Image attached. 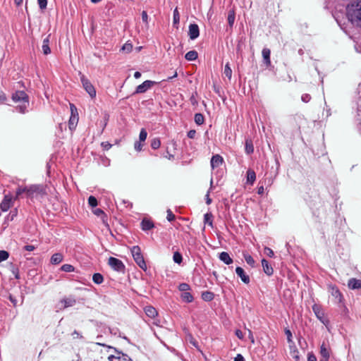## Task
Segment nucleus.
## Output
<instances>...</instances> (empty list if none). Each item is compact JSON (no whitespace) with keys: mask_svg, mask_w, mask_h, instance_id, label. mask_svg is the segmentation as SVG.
Listing matches in <instances>:
<instances>
[{"mask_svg":"<svg viewBox=\"0 0 361 361\" xmlns=\"http://www.w3.org/2000/svg\"><path fill=\"white\" fill-rule=\"evenodd\" d=\"M348 20L357 26L361 27V0H355L346 6Z\"/></svg>","mask_w":361,"mask_h":361,"instance_id":"obj_1","label":"nucleus"},{"mask_svg":"<svg viewBox=\"0 0 361 361\" xmlns=\"http://www.w3.org/2000/svg\"><path fill=\"white\" fill-rule=\"evenodd\" d=\"M11 99L16 103H21L20 105L16 107L18 112L21 114L27 112V109L29 106V96L23 90H16L12 94Z\"/></svg>","mask_w":361,"mask_h":361,"instance_id":"obj_2","label":"nucleus"},{"mask_svg":"<svg viewBox=\"0 0 361 361\" xmlns=\"http://www.w3.org/2000/svg\"><path fill=\"white\" fill-rule=\"evenodd\" d=\"M131 253L136 264L144 271L147 269L146 262L141 252V249L138 245H135L131 248Z\"/></svg>","mask_w":361,"mask_h":361,"instance_id":"obj_3","label":"nucleus"},{"mask_svg":"<svg viewBox=\"0 0 361 361\" xmlns=\"http://www.w3.org/2000/svg\"><path fill=\"white\" fill-rule=\"evenodd\" d=\"M327 288H328L329 293H330L331 295L333 297H334V298L336 300H338L337 302L338 304L342 305V306L343 307V311L347 312L348 309L345 306L344 302H343V301H344L343 295L341 293V292L340 291V290L338 289V288L334 284H329L327 286Z\"/></svg>","mask_w":361,"mask_h":361,"instance_id":"obj_4","label":"nucleus"},{"mask_svg":"<svg viewBox=\"0 0 361 361\" xmlns=\"http://www.w3.org/2000/svg\"><path fill=\"white\" fill-rule=\"evenodd\" d=\"M44 194V188L41 185H31L28 186V190H27V197L28 198H34Z\"/></svg>","mask_w":361,"mask_h":361,"instance_id":"obj_5","label":"nucleus"},{"mask_svg":"<svg viewBox=\"0 0 361 361\" xmlns=\"http://www.w3.org/2000/svg\"><path fill=\"white\" fill-rule=\"evenodd\" d=\"M80 80L83 88L89 94L90 97L92 99L96 97V90L90 81L84 75H81Z\"/></svg>","mask_w":361,"mask_h":361,"instance_id":"obj_6","label":"nucleus"},{"mask_svg":"<svg viewBox=\"0 0 361 361\" xmlns=\"http://www.w3.org/2000/svg\"><path fill=\"white\" fill-rule=\"evenodd\" d=\"M109 265L115 271L119 272H124L126 269V267L123 262L116 257H110L109 258Z\"/></svg>","mask_w":361,"mask_h":361,"instance_id":"obj_7","label":"nucleus"},{"mask_svg":"<svg viewBox=\"0 0 361 361\" xmlns=\"http://www.w3.org/2000/svg\"><path fill=\"white\" fill-rule=\"evenodd\" d=\"M71 116L69 119L68 125L71 130H73L75 128L76 125L78 122V114L77 111V108L73 104H70Z\"/></svg>","mask_w":361,"mask_h":361,"instance_id":"obj_8","label":"nucleus"},{"mask_svg":"<svg viewBox=\"0 0 361 361\" xmlns=\"http://www.w3.org/2000/svg\"><path fill=\"white\" fill-rule=\"evenodd\" d=\"M312 310L314 313L315 314L317 318L324 324H326L329 322L327 319L324 318L325 313L323 310L322 306L318 304H314L312 305Z\"/></svg>","mask_w":361,"mask_h":361,"instance_id":"obj_9","label":"nucleus"},{"mask_svg":"<svg viewBox=\"0 0 361 361\" xmlns=\"http://www.w3.org/2000/svg\"><path fill=\"white\" fill-rule=\"evenodd\" d=\"M157 82L152 80H145L141 85L136 87L134 94H142L145 93L148 89H150Z\"/></svg>","mask_w":361,"mask_h":361,"instance_id":"obj_10","label":"nucleus"},{"mask_svg":"<svg viewBox=\"0 0 361 361\" xmlns=\"http://www.w3.org/2000/svg\"><path fill=\"white\" fill-rule=\"evenodd\" d=\"M13 197L11 195H6L0 204V208L3 212L8 211L13 204Z\"/></svg>","mask_w":361,"mask_h":361,"instance_id":"obj_11","label":"nucleus"},{"mask_svg":"<svg viewBox=\"0 0 361 361\" xmlns=\"http://www.w3.org/2000/svg\"><path fill=\"white\" fill-rule=\"evenodd\" d=\"M188 35L190 39L194 40L200 35V29L197 24L191 23L189 25Z\"/></svg>","mask_w":361,"mask_h":361,"instance_id":"obj_12","label":"nucleus"},{"mask_svg":"<svg viewBox=\"0 0 361 361\" xmlns=\"http://www.w3.org/2000/svg\"><path fill=\"white\" fill-rule=\"evenodd\" d=\"M235 273L241 279L243 283H245V284H248L250 283V276L246 274V273L245 272L244 269L242 267H236Z\"/></svg>","mask_w":361,"mask_h":361,"instance_id":"obj_13","label":"nucleus"},{"mask_svg":"<svg viewBox=\"0 0 361 361\" xmlns=\"http://www.w3.org/2000/svg\"><path fill=\"white\" fill-rule=\"evenodd\" d=\"M140 226L142 231H148L154 227V224L149 219L144 218L140 223Z\"/></svg>","mask_w":361,"mask_h":361,"instance_id":"obj_14","label":"nucleus"},{"mask_svg":"<svg viewBox=\"0 0 361 361\" xmlns=\"http://www.w3.org/2000/svg\"><path fill=\"white\" fill-rule=\"evenodd\" d=\"M224 162L223 157L219 154L213 155L211 159V166L212 169L217 168Z\"/></svg>","mask_w":361,"mask_h":361,"instance_id":"obj_15","label":"nucleus"},{"mask_svg":"<svg viewBox=\"0 0 361 361\" xmlns=\"http://www.w3.org/2000/svg\"><path fill=\"white\" fill-rule=\"evenodd\" d=\"M262 265L263 267L264 272L269 276H272L274 274V269L271 267V265L269 263V262L265 259H262Z\"/></svg>","mask_w":361,"mask_h":361,"instance_id":"obj_16","label":"nucleus"},{"mask_svg":"<svg viewBox=\"0 0 361 361\" xmlns=\"http://www.w3.org/2000/svg\"><path fill=\"white\" fill-rule=\"evenodd\" d=\"M51 35H48L44 39L42 42V52L44 55H48L51 53V49L49 47L50 40L49 38Z\"/></svg>","mask_w":361,"mask_h":361,"instance_id":"obj_17","label":"nucleus"},{"mask_svg":"<svg viewBox=\"0 0 361 361\" xmlns=\"http://www.w3.org/2000/svg\"><path fill=\"white\" fill-rule=\"evenodd\" d=\"M320 355L322 356V360H328L330 357V348H329L323 342L320 347Z\"/></svg>","mask_w":361,"mask_h":361,"instance_id":"obj_18","label":"nucleus"},{"mask_svg":"<svg viewBox=\"0 0 361 361\" xmlns=\"http://www.w3.org/2000/svg\"><path fill=\"white\" fill-rule=\"evenodd\" d=\"M61 302L63 304V308H67L74 306L76 304V300L71 295L68 298H64L61 300Z\"/></svg>","mask_w":361,"mask_h":361,"instance_id":"obj_19","label":"nucleus"},{"mask_svg":"<svg viewBox=\"0 0 361 361\" xmlns=\"http://www.w3.org/2000/svg\"><path fill=\"white\" fill-rule=\"evenodd\" d=\"M262 57L264 63L266 64L267 66H269L271 65V59H270V55H271V51L268 48H264L262 49Z\"/></svg>","mask_w":361,"mask_h":361,"instance_id":"obj_20","label":"nucleus"},{"mask_svg":"<svg viewBox=\"0 0 361 361\" xmlns=\"http://www.w3.org/2000/svg\"><path fill=\"white\" fill-rule=\"evenodd\" d=\"M219 259L228 265L232 264L233 262V259L226 252H222L219 254Z\"/></svg>","mask_w":361,"mask_h":361,"instance_id":"obj_21","label":"nucleus"},{"mask_svg":"<svg viewBox=\"0 0 361 361\" xmlns=\"http://www.w3.org/2000/svg\"><path fill=\"white\" fill-rule=\"evenodd\" d=\"M245 151L247 154H251L254 152V145L250 138L245 139Z\"/></svg>","mask_w":361,"mask_h":361,"instance_id":"obj_22","label":"nucleus"},{"mask_svg":"<svg viewBox=\"0 0 361 361\" xmlns=\"http://www.w3.org/2000/svg\"><path fill=\"white\" fill-rule=\"evenodd\" d=\"M246 173H247V183H248L250 185H253V183H255V180H256L255 172L252 169H249L247 171Z\"/></svg>","mask_w":361,"mask_h":361,"instance_id":"obj_23","label":"nucleus"},{"mask_svg":"<svg viewBox=\"0 0 361 361\" xmlns=\"http://www.w3.org/2000/svg\"><path fill=\"white\" fill-rule=\"evenodd\" d=\"M63 255L60 252H57V253L54 254L51 256L50 262L52 264H59V263H61L63 261Z\"/></svg>","mask_w":361,"mask_h":361,"instance_id":"obj_24","label":"nucleus"},{"mask_svg":"<svg viewBox=\"0 0 361 361\" xmlns=\"http://www.w3.org/2000/svg\"><path fill=\"white\" fill-rule=\"evenodd\" d=\"M145 312L150 318H154L158 314L157 310L152 306H146L145 307Z\"/></svg>","mask_w":361,"mask_h":361,"instance_id":"obj_25","label":"nucleus"},{"mask_svg":"<svg viewBox=\"0 0 361 361\" xmlns=\"http://www.w3.org/2000/svg\"><path fill=\"white\" fill-rule=\"evenodd\" d=\"M93 213L97 216H101L103 223L106 225H108L107 215L104 213V212L102 209L97 208L93 210Z\"/></svg>","mask_w":361,"mask_h":361,"instance_id":"obj_26","label":"nucleus"},{"mask_svg":"<svg viewBox=\"0 0 361 361\" xmlns=\"http://www.w3.org/2000/svg\"><path fill=\"white\" fill-rule=\"evenodd\" d=\"M28 190L27 186L21 187L19 186L16 190V197H14V200L19 199L20 197H22V195L25 194V197H27V190Z\"/></svg>","mask_w":361,"mask_h":361,"instance_id":"obj_27","label":"nucleus"},{"mask_svg":"<svg viewBox=\"0 0 361 361\" xmlns=\"http://www.w3.org/2000/svg\"><path fill=\"white\" fill-rule=\"evenodd\" d=\"M201 298L206 302H210L214 298V293L213 292L207 290L202 293Z\"/></svg>","mask_w":361,"mask_h":361,"instance_id":"obj_28","label":"nucleus"},{"mask_svg":"<svg viewBox=\"0 0 361 361\" xmlns=\"http://www.w3.org/2000/svg\"><path fill=\"white\" fill-rule=\"evenodd\" d=\"M198 57V54L195 50H192L186 53L185 58L187 61H195Z\"/></svg>","mask_w":361,"mask_h":361,"instance_id":"obj_29","label":"nucleus"},{"mask_svg":"<svg viewBox=\"0 0 361 361\" xmlns=\"http://www.w3.org/2000/svg\"><path fill=\"white\" fill-rule=\"evenodd\" d=\"M179 22H180V13L178 11V8H176L175 10L173 11V27H175L176 28H178Z\"/></svg>","mask_w":361,"mask_h":361,"instance_id":"obj_30","label":"nucleus"},{"mask_svg":"<svg viewBox=\"0 0 361 361\" xmlns=\"http://www.w3.org/2000/svg\"><path fill=\"white\" fill-rule=\"evenodd\" d=\"M180 298L183 300V301H184L185 302H188V303L192 302L194 300L192 295L190 293H189L188 291L182 293L180 295Z\"/></svg>","mask_w":361,"mask_h":361,"instance_id":"obj_31","label":"nucleus"},{"mask_svg":"<svg viewBox=\"0 0 361 361\" xmlns=\"http://www.w3.org/2000/svg\"><path fill=\"white\" fill-rule=\"evenodd\" d=\"M213 214L211 212H207L204 215V223L207 224L213 228Z\"/></svg>","mask_w":361,"mask_h":361,"instance_id":"obj_32","label":"nucleus"},{"mask_svg":"<svg viewBox=\"0 0 361 361\" xmlns=\"http://www.w3.org/2000/svg\"><path fill=\"white\" fill-rule=\"evenodd\" d=\"M194 120L197 125L200 126L204 123V116L201 113H197L195 114Z\"/></svg>","mask_w":361,"mask_h":361,"instance_id":"obj_33","label":"nucleus"},{"mask_svg":"<svg viewBox=\"0 0 361 361\" xmlns=\"http://www.w3.org/2000/svg\"><path fill=\"white\" fill-rule=\"evenodd\" d=\"M11 271L12 274H13L15 279H20V274H19V269L17 265L11 263Z\"/></svg>","mask_w":361,"mask_h":361,"instance_id":"obj_34","label":"nucleus"},{"mask_svg":"<svg viewBox=\"0 0 361 361\" xmlns=\"http://www.w3.org/2000/svg\"><path fill=\"white\" fill-rule=\"evenodd\" d=\"M92 280L96 284H101L104 281V277L101 274L95 273L93 274Z\"/></svg>","mask_w":361,"mask_h":361,"instance_id":"obj_35","label":"nucleus"},{"mask_svg":"<svg viewBox=\"0 0 361 361\" xmlns=\"http://www.w3.org/2000/svg\"><path fill=\"white\" fill-rule=\"evenodd\" d=\"M243 257L247 264H249L252 267H255V261L251 255L247 253H244Z\"/></svg>","mask_w":361,"mask_h":361,"instance_id":"obj_36","label":"nucleus"},{"mask_svg":"<svg viewBox=\"0 0 361 361\" xmlns=\"http://www.w3.org/2000/svg\"><path fill=\"white\" fill-rule=\"evenodd\" d=\"M173 259L175 263H177L178 264H180L183 262V256L181 253L176 251L173 253Z\"/></svg>","mask_w":361,"mask_h":361,"instance_id":"obj_37","label":"nucleus"},{"mask_svg":"<svg viewBox=\"0 0 361 361\" xmlns=\"http://www.w3.org/2000/svg\"><path fill=\"white\" fill-rule=\"evenodd\" d=\"M235 18V12L233 11H230L228 15V23L231 27L233 25Z\"/></svg>","mask_w":361,"mask_h":361,"instance_id":"obj_38","label":"nucleus"},{"mask_svg":"<svg viewBox=\"0 0 361 361\" xmlns=\"http://www.w3.org/2000/svg\"><path fill=\"white\" fill-rule=\"evenodd\" d=\"M150 145L153 149H159L161 146L160 139L157 137L154 138L153 140H152Z\"/></svg>","mask_w":361,"mask_h":361,"instance_id":"obj_39","label":"nucleus"},{"mask_svg":"<svg viewBox=\"0 0 361 361\" xmlns=\"http://www.w3.org/2000/svg\"><path fill=\"white\" fill-rule=\"evenodd\" d=\"M60 269L65 272H73L75 271V267L69 264H65L62 265Z\"/></svg>","mask_w":361,"mask_h":361,"instance_id":"obj_40","label":"nucleus"},{"mask_svg":"<svg viewBox=\"0 0 361 361\" xmlns=\"http://www.w3.org/2000/svg\"><path fill=\"white\" fill-rule=\"evenodd\" d=\"M178 290L182 293L188 292L190 290V286L186 283H182L178 286Z\"/></svg>","mask_w":361,"mask_h":361,"instance_id":"obj_41","label":"nucleus"},{"mask_svg":"<svg viewBox=\"0 0 361 361\" xmlns=\"http://www.w3.org/2000/svg\"><path fill=\"white\" fill-rule=\"evenodd\" d=\"M224 74L228 78V79H231V76H232V70L229 66V63H227L226 65H225V68H224Z\"/></svg>","mask_w":361,"mask_h":361,"instance_id":"obj_42","label":"nucleus"},{"mask_svg":"<svg viewBox=\"0 0 361 361\" xmlns=\"http://www.w3.org/2000/svg\"><path fill=\"white\" fill-rule=\"evenodd\" d=\"M121 50L126 53H130L133 50L132 44L126 42L123 45Z\"/></svg>","mask_w":361,"mask_h":361,"instance_id":"obj_43","label":"nucleus"},{"mask_svg":"<svg viewBox=\"0 0 361 361\" xmlns=\"http://www.w3.org/2000/svg\"><path fill=\"white\" fill-rule=\"evenodd\" d=\"M18 215V209L15 208L10 212L8 215L7 216V220L13 221L14 218Z\"/></svg>","mask_w":361,"mask_h":361,"instance_id":"obj_44","label":"nucleus"},{"mask_svg":"<svg viewBox=\"0 0 361 361\" xmlns=\"http://www.w3.org/2000/svg\"><path fill=\"white\" fill-rule=\"evenodd\" d=\"M9 257V252L6 250H0V262L6 261Z\"/></svg>","mask_w":361,"mask_h":361,"instance_id":"obj_45","label":"nucleus"},{"mask_svg":"<svg viewBox=\"0 0 361 361\" xmlns=\"http://www.w3.org/2000/svg\"><path fill=\"white\" fill-rule=\"evenodd\" d=\"M88 204L92 207H95L98 204V201L95 197L90 196L88 198Z\"/></svg>","mask_w":361,"mask_h":361,"instance_id":"obj_46","label":"nucleus"},{"mask_svg":"<svg viewBox=\"0 0 361 361\" xmlns=\"http://www.w3.org/2000/svg\"><path fill=\"white\" fill-rule=\"evenodd\" d=\"M147 136V130L145 128H142L139 135V140L140 142H145Z\"/></svg>","mask_w":361,"mask_h":361,"instance_id":"obj_47","label":"nucleus"},{"mask_svg":"<svg viewBox=\"0 0 361 361\" xmlns=\"http://www.w3.org/2000/svg\"><path fill=\"white\" fill-rule=\"evenodd\" d=\"M264 252L266 255H267L269 257H273L274 256V251L268 247H264Z\"/></svg>","mask_w":361,"mask_h":361,"instance_id":"obj_48","label":"nucleus"},{"mask_svg":"<svg viewBox=\"0 0 361 361\" xmlns=\"http://www.w3.org/2000/svg\"><path fill=\"white\" fill-rule=\"evenodd\" d=\"M175 215L173 214L171 209L167 210V216L166 219L169 221H173L175 220Z\"/></svg>","mask_w":361,"mask_h":361,"instance_id":"obj_49","label":"nucleus"},{"mask_svg":"<svg viewBox=\"0 0 361 361\" xmlns=\"http://www.w3.org/2000/svg\"><path fill=\"white\" fill-rule=\"evenodd\" d=\"M284 331H285V334L287 336L288 342L292 343L293 342V341H292L293 336H292V333H291L290 330L288 329H285Z\"/></svg>","mask_w":361,"mask_h":361,"instance_id":"obj_50","label":"nucleus"},{"mask_svg":"<svg viewBox=\"0 0 361 361\" xmlns=\"http://www.w3.org/2000/svg\"><path fill=\"white\" fill-rule=\"evenodd\" d=\"M142 142L140 140L135 142L134 147L136 151L140 152L142 149L143 144Z\"/></svg>","mask_w":361,"mask_h":361,"instance_id":"obj_51","label":"nucleus"},{"mask_svg":"<svg viewBox=\"0 0 361 361\" xmlns=\"http://www.w3.org/2000/svg\"><path fill=\"white\" fill-rule=\"evenodd\" d=\"M40 9L44 10L47 8V0H37Z\"/></svg>","mask_w":361,"mask_h":361,"instance_id":"obj_52","label":"nucleus"},{"mask_svg":"<svg viewBox=\"0 0 361 361\" xmlns=\"http://www.w3.org/2000/svg\"><path fill=\"white\" fill-rule=\"evenodd\" d=\"M311 99L312 97L309 94H303L301 97V100L305 103L309 102Z\"/></svg>","mask_w":361,"mask_h":361,"instance_id":"obj_53","label":"nucleus"},{"mask_svg":"<svg viewBox=\"0 0 361 361\" xmlns=\"http://www.w3.org/2000/svg\"><path fill=\"white\" fill-rule=\"evenodd\" d=\"M35 249H36V247L34 245H25L23 247V250L29 251V252L33 251Z\"/></svg>","mask_w":361,"mask_h":361,"instance_id":"obj_54","label":"nucleus"},{"mask_svg":"<svg viewBox=\"0 0 361 361\" xmlns=\"http://www.w3.org/2000/svg\"><path fill=\"white\" fill-rule=\"evenodd\" d=\"M196 95H197V92H195V93H193L192 94V96L190 98V101L191 104L194 106L197 104V101L196 99Z\"/></svg>","mask_w":361,"mask_h":361,"instance_id":"obj_55","label":"nucleus"},{"mask_svg":"<svg viewBox=\"0 0 361 361\" xmlns=\"http://www.w3.org/2000/svg\"><path fill=\"white\" fill-rule=\"evenodd\" d=\"M109 348H111V349H114V350L115 351V353H117L118 355H122V357H128V355L126 354V353H123L122 351L121 350H118L117 348H114V347H111V346H109Z\"/></svg>","mask_w":361,"mask_h":361,"instance_id":"obj_56","label":"nucleus"},{"mask_svg":"<svg viewBox=\"0 0 361 361\" xmlns=\"http://www.w3.org/2000/svg\"><path fill=\"white\" fill-rule=\"evenodd\" d=\"M102 146L104 149L109 150L111 147L112 145L109 142H102Z\"/></svg>","mask_w":361,"mask_h":361,"instance_id":"obj_57","label":"nucleus"},{"mask_svg":"<svg viewBox=\"0 0 361 361\" xmlns=\"http://www.w3.org/2000/svg\"><path fill=\"white\" fill-rule=\"evenodd\" d=\"M7 101V97L4 92L0 93V104H4Z\"/></svg>","mask_w":361,"mask_h":361,"instance_id":"obj_58","label":"nucleus"},{"mask_svg":"<svg viewBox=\"0 0 361 361\" xmlns=\"http://www.w3.org/2000/svg\"><path fill=\"white\" fill-rule=\"evenodd\" d=\"M188 137L190 139H194L196 135V131L195 130H190L188 132Z\"/></svg>","mask_w":361,"mask_h":361,"instance_id":"obj_59","label":"nucleus"},{"mask_svg":"<svg viewBox=\"0 0 361 361\" xmlns=\"http://www.w3.org/2000/svg\"><path fill=\"white\" fill-rule=\"evenodd\" d=\"M142 20L144 23H147V22H148V16L145 11H143L142 12Z\"/></svg>","mask_w":361,"mask_h":361,"instance_id":"obj_60","label":"nucleus"},{"mask_svg":"<svg viewBox=\"0 0 361 361\" xmlns=\"http://www.w3.org/2000/svg\"><path fill=\"white\" fill-rule=\"evenodd\" d=\"M209 192H210V191L209 190L207 192V195H205L206 204L208 205L210 204L212 202V200L209 197Z\"/></svg>","mask_w":361,"mask_h":361,"instance_id":"obj_61","label":"nucleus"},{"mask_svg":"<svg viewBox=\"0 0 361 361\" xmlns=\"http://www.w3.org/2000/svg\"><path fill=\"white\" fill-rule=\"evenodd\" d=\"M307 361H317V357L312 353H310L308 354Z\"/></svg>","mask_w":361,"mask_h":361,"instance_id":"obj_62","label":"nucleus"},{"mask_svg":"<svg viewBox=\"0 0 361 361\" xmlns=\"http://www.w3.org/2000/svg\"><path fill=\"white\" fill-rule=\"evenodd\" d=\"M234 361H245V360L241 354H238L237 356L234 358Z\"/></svg>","mask_w":361,"mask_h":361,"instance_id":"obj_63","label":"nucleus"},{"mask_svg":"<svg viewBox=\"0 0 361 361\" xmlns=\"http://www.w3.org/2000/svg\"><path fill=\"white\" fill-rule=\"evenodd\" d=\"M190 343L193 345L195 346V348H198V343L197 341L194 338H191L190 340Z\"/></svg>","mask_w":361,"mask_h":361,"instance_id":"obj_64","label":"nucleus"}]
</instances>
